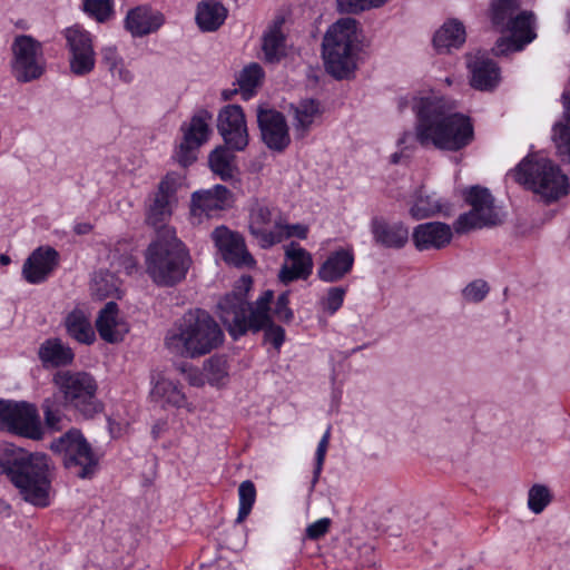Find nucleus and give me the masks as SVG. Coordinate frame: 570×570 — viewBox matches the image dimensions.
<instances>
[{
    "instance_id": "nucleus-1",
    "label": "nucleus",
    "mask_w": 570,
    "mask_h": 570,
    "mask_svg": "<svg viewBox=\"0 0 570 570\" xmlns=\"http://www.w3.org/2000/svg\"><path fill=\"white\" fill-rule=\"evenodd\" d=\"M412 109L416 116L415 132H404L399 145L415 139L422 147L459 151L472 142L474 129L470 117L452 111L442 97H413Z\"/></svg>"
},
{
    "instance_id": "nucleus-2",
    "label": "nucleus",
    "mask_w": 570,
    "mask_h": 570,
    "mask_svg": "<svg viewBox=\"0 0 570 570\" xmlns=\"http://www.w3.org/2000/svg\"><path fill=\"white\" fill-rule=\"evenodd\" d=\"M0 466L24 501L41 508L49 505L55 468L47 454L7 448Z\"/></svg>"
},
{
    "instance_id": "nucleus-3",
    "label": "nucleus",
    "mask_w": 570,
    "mask_h": 570,
    "mask_svg": "<svg viewBox=\"0 0 570 570\" xmlns=\"http://www.w3.org/2000/svg\"><path fill=\"white\" fill-rule=\"evenodd\" d=\"M273 297L272 291H265L257 298L255 305L250 306L245 293L227 294L218 303L219 317L235 340L248 331L264 330L265 338L278 348L284 342L285 332L272 322L269 305Z\"/></svg>"
},
{
    "instance_id": "nucleus-4",
    "label": "nucleus",
    "mask_w": 570,
    "mask_h": 570,
    "mask_svg": "<svg viewBox=\"0 0 570 570\" xmlns=\"http://www.w3.org/2000/svg\"><path fill=\"white\" fill-rule=\"evenodd\" d=\"M224 342L218 323L204 309L186 312L167 331L165 346L174 355L197 358L209 354Z\"/></svg>"
},
{
    "instance_id": "nucleus-5",
    "label": "nucleus",
    "mask_w": 570,
    "mask_h": 570,
    "mask_svg": "<svg viewBox=\"0 0 570 570\" xmlns=\"http://www.w3.org/2000/svg\"><path fill=\"white\" fill-rule=\"evenodd\" d=\"M190 266V256L170 226L161 228L146 252V271L161 286L181 282Z\"/></svg>"
},
{
    "instance_id": "nucleus-6",
    "label": "nucleus",
    "mask_w": 570,
    "mask_h": 570,
    "mask_svg": "<svg viewBox=\"0 0 570 570\" xmlns=\"http://www.w3.org/2000/svg\"><path fill=\"white\" fill-rule=\"evenodd\" d=\"M492 27L509 37H501L493 47L497 56L517 52L537 38L535 17L521 10L517 0H492L490 7Z\"/></svg>"
},
{
    "instance_id": "nucleus-7",
    "label": "nucleus",
    "mask_w": 570,
    "mask_h": 570,
    "mask_svg": "<svg viewBox=\"0 0 570 570\" xmlns=\"http://www.w3.org/2000/svg\"><path fill=\"white\" fill-rule=\"evenodd\" d=\"M322 48L326 71L336 79L348 78L356 69L357 21L353 18L338 19L327 29Z\"/></svg>"
},
{
    "instance_id": "nucleus-8",
    "label": "nucleus",
    "mask_w": 570,
    "mask_h": 570,
    "mask_svg": "<svg viewBox=\"0 0 570 570\" xmlns=\"http://www.w3.org/2000/svg\"><path fill=\"white\" fill-rule=\"evenodd\" d=\"M508 178L527 186L548 202L567 195L569 190L568 177L550 159L543 157L524 158L508 173Z\"/></svg>"
},
{
    "instance_id": "nucleus-9",
    "label": "nucleus",
    "mask_w": 570,
    "mask_h": 570,
    "mask_svg": "<svg viewBox=\"0 0 570 570\" xmlns=\"http://www.w3.org/2000/svg\"><path fill=\"white\" fill-rule=\"evenodd\" d=\"M56 396L65 406L75 410L85 419H91L102 411V403L97 397L98 384L95 377L82 371H58L52 377Z\"/></svg>"
},
{
    "instance_id": "nucleus-10",
    "label": "nucleus",
    "mask_w": 570,
    "mask_h": 570,
    "mask_svg": "<svg viewBox=\"0 0 570 570\" xmlns=\"http://www.w3.org/2000/svg\"><path fill=\"white\" fill-rule=\"evenodd\" d=\"M50 449L62 455L63 465L81 479H90L98 466V458L81 432L71 429L53 440Z\"/></svg>"
},
{
    "instance_id": "nucleus-11",
    "label": "nucleus",
    "mask_w": 570,
    "mask_h": 570,
    "mask_svg": "<svg viewBox=\"0 0 570 570\" xmlns=\"http://www.w3.org/2000/svg\"><path fill=\"white\" fill-rule=\"evenodd\" d=\"M465 200L471 206V210L461 214L454 222L453 228L458 234L495 226L502 222V217L494 206V199L487 188L471 187L465 193Z\"/></svg>"
},
{
    "instance_id": "nucleus-12",
    "label": "nucleus",
    "mask_w": 570,
    "mask_h": 570,
    "mask_svg": "<svg viewBox=\"0 0 570 570\" xmlns=\"http://www.w3.org/2000/svg\"><path fill=\"white\" fill-rule=\"evenodd\" d=\"M12 75L19 82H30L40 78L46 70V59L41 42L28 35H19L11 45Z\"/></svg>"
},
{
    "instance_id": "nucleus-13",
    "label": "nucleus",
    "mask_w": 570,
    "mask_h": 570,
    "mask_svg": "<svg viewBox=\"0 0 570 570\" xmlns=\"http://www.w3.org/2000/svg\"><path fill=\"white\" fill-rule=\"evenodd\" d=\"M68 51L70 72L77 77L89 75L96 66L94 36L81 24L75 23L62 30Z\"/></svg>"
},
{
    "instance_id": "nucleus-14",
    "label": "nucleus",
    "mask_w": 570,
    "mask_h": 570,
    "mask_svg": "<svg viewBox=\"0 0 570 570\" xmlns=\"http://www.w3.org/2000/svg\"><path fill=\"white\" fill-rule=\"evenodd\" d=\"M0 428L32 440L43 436L37 409L26 402L1 403Z\"/></svg>"
},
{
    "instance_id": "nucleus-15",
    "label": "nucleus",
    "mask_w": 570,
    "mask_h": 570,
    "mask_svg": "<svg viewBox=\"0 0 570 570\" xmlns=\"http://www.w3.org/2000/svg\"><path fill=\"white\" fill-rule=\"evenodd\" d=\"M210 121L212 115L200 110L188 122L181 125L183 138L175 153L181 166L187 167L197 159L198 149L207 142L212 134Z\"/></svg>"
},
{
    "instance_id": "nucleus-16",
    "label": "nucleus",
    "mask_w": 570,
    "mask_h": 570,
    "mask_svg": "<svg viewBox=\"0 0 570 570\" xmlns=\"http://www.w3.org/2000/svg\"><path fill=\"white\" fill-rule=\"evenodd\" d=\"M184 183V176L178 173H168L158 185L151 204L147 210L146 222L158 233L173 214L176 204V191Z\"/></svg>"
},
{
    "instance_id": "nucleus-17",
    "label": "nucleus",
    "mask_w": 570,
    "mask_h": 570,
    "mask_svg": "<svg viewBox=\"0 0 570 570\" xmlns=\"http://www.w3.org/2000/svg\"><path fill=\"white\" fill-rule=\"evenodd\" d=\"M232 205V193L223 186L216 185L209 189L197 190L190 198V217L194 224H202L217 212Z\"/></svg>"
},
{
    "instance_id": "nucleus-18",
    "label": "nucleus",
    "mask_w": 570,
    "mask_h": 570,
    "mask_svg": "<svg viewBox=\"0 0 570 570\" xmlns=\"http://www.w3.org/2000/svg\"><path fill=\"white\" fill-rule=\"evenodd\" d=\"M217 128L226 145L233 150H244L248 131L244 111L238 105L225 106L218 114Z\"/></svg>"
},
{
    "instance_id": "nucleus-19",
    "label": "nucleus",
    "mask_w": 570,
    "mask_h": 570,
    "mask_svg": "<svg viewBox=\"0 0 570 570\" xmlns=\"http://www.w3.org/2000/svg\"><path fill=\"white\" fill-rule=\"evenodd\" d=\"M212 238L226 263L237 267H250L255 264L240 234L219 226L212 233Z\"/></svg>"
},
{
    "instance_id": "nucleus-20",
    "label": "nucleus",
    "mask_w": 570,
    "mask_h": 570,
    "mask_svg": "<svg viewBox=\"0 0 570 570\" xmlns=\"http://www.w3.org/2000/svg\"><path fill=\"white\" fill-rule=\"evenodd\" d=\"M282 216L274 208L261 203H256L249 213V233L259 247L268 249L275 246L276 224Z\"/></svg>"
},
{
    "instance_id": "nucleus-21",
    "label": "nucleus",
    "mask_w": 570,
    "mask_h": 570,
    "mask_svg": "<svg viewBox=\"0 0 570 570\" xmlns=\"http://www.w3.org/2000/svg\"><path fill=\"white\" fill-rule=\"evenodd\" d=\"M257 121L263 141L274 150L285 149L291 139L284 116L274 109H258Z\"/></svg>"
},
{
    "instance_id": "nucleus-22",
    "label": "nucleus",
    "mask_w": 570,
    "mask_h": 570,
    "mask_svg": "<svg viewBox=\"0 0 570 570\" xmlns=\"http://www.w3.org/2000/svg\"><path fill=\"white\" fill-rule=\"evenodd\" d=\"M313 265L311 253L298 244L291 243L285 248L284 264L279 269L278 278L284 284L296 279H307L312 275Z\"/></svg>"
},
{
    "instance_id": "nucleus-23",
    "label": "nucleus",
    "mask_w": 570,
    "mask_h": 570,
    "mask_svg": "<svg viewBox=\"0 0 570 570\" xmlns=\"http://www.w3.org/2000/svg\"><path fill=\"white\" fill-rule=\"evenodd\" d=\"M96 328L107 343H119L129 332V324L115 302H108L98 313Z\"/></svg>"
},
{
    "instance_id": "nucleus-24",
    "label": "nucleus",
    "mask_w": 570,
    "mask_h": 570,
    "mask_svg": "<svg viewBox=\"0 0 570 570\" xmlns=\"http://www.w3.org/2000/svg\"><path fill=\"white\" fill-rule=\"evenodd\" d=\"M468 68L471 73L470 83L478 90H491L500 81V70L497 63L485 53L478 51L468 55Z\"/></svg>"
},
{
    "instance_id": "nucleus-25",
    "label": "nucleus",
    "mask_w": 570,
    "mask_h": 570,
    "mask_svg": "<svg viewBox=\"0 0 570 570\" xmlns=\"http://www.w3.org/2000/svg\"><path fill=\"white\" fill-rule=\"evenodd\" d=\"M452 228L441 222H430L417 225L412 233V240L416 249H441L452 240Z\"/></svg>"
},
{
    "instance_id": "nucleus-26",
    "label": "nucleus",
    "mask_w": 570,
    "mask_h": 570,
    "mask_svg": "<svg viewBox=\"0 0 570 570\" xmlns=\"http://www.w3.org/2000/svg\"><path fill=\"white\" fill-rule=\"evenodd\" d=\"M58 264V253L51 247L36 249L23 263L22 275L30 284L47 279Z\"/></svg>"
},
{
    "instance_id": "nucleus-27",
    "label": "nucleus",
    "mask_w": 570,
    "mask_h": 570,
    "mask_svg": "<svg viewBox=\"0 0 570 570\" xmlns=\"http://www.w3.org/2000/svg\"><path fill=\"white\" fill-rule=\"evenodd\" d=\"M163 23V14L145 6L129 10L125 18V28L132 37H142L155 32Z\"/></svg>"
},
{
    "instance_id": "nucleus-28",
    "label": "nucleus",
    "mask_w": 570,
    "mask_h": 570,
    "mask_svg": "<svg viewBox=\"0 0 570 570\" xmlns=\"http://www.w3.org/2000/svg\"><path fill=\"white\" fill-rule=\"evenodd\" d=\"M352 249L340 248L331 253L317 269V276L325 283H335L345 277L353 267Z\"/></svg>"
},
{
    "instance_id": "nucleus-29",
    "label": "nucleus",
    "mask_w": 570,
    "mask_h": 570,
    "mask_svg": "<svg viewBox=\"0 0 570 570\" xmlns=\"http://www.w3.org/2000/svg\"><path fill=\"white\" fill-rule=\"evenodd\" d=\"M293 129L297 138H304L311 128L322 118L321 104L314 99L301 100L292 107Z\"/></svg>"
},
{
    "instance_id": "nucleus-30",
    "label": "nucleus",
    "mask_w": 570,
    "mask_h": 570,
    "mask_svg": "<svg viewBox=\"0 0 570 570\" xmlns=\"http://www.w3.org/2000/svg\"><path fill=\"white\" fill-rule=\"evenodd\" d=\"M466 33L463 23L449 19L434 33L433 46L439 53H449L465 42Z\"/></svg>"
},
{
    "instance_id": "nucleus-31",
    "label": "nucleus",
    "mask_w": 570,
    "mask_h": 570,
    "mask_svg": "<svg viewBox=\"0 0 570 570\" xmlns=\"http://www.w3.org/2000/svg\"><path fill=\"white\" fill-rule=\"evenodd\" d=\"M374 240L390 248H401L409 240V229L402 223L387 224L382 219H373L371 224Z\"/></svg>"
},
{
    "instance_id": "nucleus-32",
    "label": "nucleus",
    "mask_w": 570,
    "mask_h": 570,
    "mask_svg": "<svg viewBox=\"0 0 570 570\" xmlns=\"http://www.w3.org/2000/svg\"><path fill=\"white\" fill-rule=\"evenodd\" d=\"M65 327L68 335L81 344L90 345L96 341L90 316L83 309L75 308L68 313L65 318Z\"/></svg>"
},
{
    "instance_id": "nucleus-33",
    "label": "nucleus",
    "mask_w": 570,
    "mask_h": 570,
    "mask_svg": "<svg viewBox=\"0 0 570 570\" xmlns=\"http://www.w3.org/2000/svg\"><path fill=\"white\" fill-rule=\"evenodd\" d=\"M227 9L217 0H203L197 4L196 22L200 30L216 31L227 18Z\"/></svg>"
},
{
    "instance_id": "nucleus-34",
    "label": "nucleus",
    "mask_w": 570,
    "mask_h": 570,
    "mask_svg": "<svg viewBox=\"0 0 570 570\" xmlns=\"http://www.w3.org/2000/svg\"><path fill=\"white\" fill-rule=\"evenodd\" d=\"M563 118L553 126L552 140L562 163H570V92L563 95Z\"/></svg>"
},
{
    "instance_id": "nucleus-35",
    "label": "nucleus",
    "mask_w": 570,
    "mask_h": 570,
    "mask_svg": "<svg viewBox=\"0 0 570 570\" xmlns=\"http://www.w3.org/2000/svg\"><path fill=\"white\" fill-rule=\"evenodd\" d=\"M38 356L45 366H62L70 364L75 354L61 340L49 338L40 345Z\"/></svg>"
},
{
    "instance_id": "nucleus-36",
    "label": "nucleus",
    "mask_w": 570,
    "mask_h": 570,
    "mask_svg": "<svg viewBox=\"0 0 570 570\" xmlns=\"http://www.w3.org/2000/svg\"><path fill=\"white\" fill-rule=\"evenodd\" d=\"M449 209L450 207L436 198L435 194L424 196L422 191H420L410 208V215L412 218L420 220L439 213L449 212Z\"/></svg>"
},
{
    "instance_id": "nucleus-37",
    "label": "nucleus",
    "mask_w": 570,
    "mask_h": 570,
    "mask_svg": "<svg viewBox=\"0 0 570 570\" xmlns=\"http://www.w3.org/2000/svg\"><path fill=\"white\" fill-rule=\"evenodd\" d=\"M67 407L63 405L62 400L55 394L51 397H47L42 403L46 428L53 432L61 431L68 423V419L63 413V409Z\"/></svg>"
},
{
    "instance_id": "nucleus-38",
    "label": "nucleus",
    "mask_w": 570,
    "mask_h": 570,
    "mask_svg": "<svg viewBox=\"0 0 570 570\" xmlns=\"http://www.w3.org/2000/svg\"><path fill=\"white\" fill-rule=\"evenodd\" d=\"M262 50L267 62H277L285 55V37L281 26H274L263 36Z\"/></svg>"
},
{
    "instance_id": "nucleus-39",
    "label": "nucleus",
    "mask_w": 570,
    "mask_h": 570,
    "mask_svg": "<svg viewBox=\"0 0 570 570\" xmlns=\"http://www.w3.org/2000/svg\"><path fill=\"white\" fill-rule=\"evenodd\" d=\"M101 61L111 75L121 81L130 82L134 79V75L125 67L115 46H106L101 49Z\"/></svg>"
},
{
    "instance_id": "nucleus-40",
    "label": "nucleus",
    "mask_w": 570,
    "mask_h": 570,
    "mask_svg": "<svg viewBox=\"0 0 570 570\" xmlns=\"http://www.w3.org/2000/svg\"><path fill=\"white\" fill-rule=\"evenodd\" d=\"M263 78L264 71L258 63L253 62L246 66L237 79L242 96L245 99L250 98L254 95L256 88L261 86Z\"/></svg>"
},
{
    "instance_id": "nucleus-41",
    "label": "nucleus",
    "mask_w": 570,
    "mask_h": 570,
    "mask_svg": "<svg viewBox=\"0 0 570 570\" xmlns=\"http://www.w3.org/2000/svg\"><path fill=\"white\" fill-rule=\"evenodd\" d=\"M233 159L234 156L227 148L217 147L210 153L208 163L210 169L223 180H226L233 176Z\"/></svg>"
},
{
    "instance_id": "nucleus-42",
    "label": "nucleus",
    "mask_w": 570,
    "mask_h": 570,
    "mask_svg": "<svg viewBox=\"0 0 570 570\" xmlns=\"http://www.w3.org/2000/svg\"><path fill=\"white\" fill-rule=\"evenodd\" d=\"M153 392L155 396L160 397L165 403L174 406H181L185 402V394L180 391L178 385L165 377L157 381Z\"/></svg>"
},
{
    "instance_id": "nucleus-43",
    "label": "nucleus",
    "mask_w": 570,
    "mask_h": 570,
    "mask_svg": "<svg viewBox=\"0 0 570 570\" xmlns=\"http://www.w3.org/2000/svg\"><path fill=\"white\" fill-rule=\"evenodd\" d=\"M91 289L99 298L119 297V281L110 273H98L92 278Z\"/></svg>"
},
{
    "instance_id": "nucleus-44",
    "label": "nucleus",
    "mask_w": 570,
    "mask_h": 570,
    "mask_svg": "<svg viewBox=\"0 0 570 570\" xmlns=\"http://www.w3.org/2000/svg\"><path fill=\"white\" fill-rule=\"evenodd\" d=\"M81 9L97 22L104 23L114 14L112 0H82Z\"/></svg>"
},
{
    "instance_id": "nucleus-45",
    "label": "nucleus",
    "mask_w": 570,
    "mask_h": 570,
    "mask_svg": "<svg viewBox=\"0 0 570 570\" xmlns=\"http://www.w3.org/2000/svg\"><path fill=\"white\" fill-rule=\"evenodd\" d=\"M239 508L236 522L242 523L250 513L256 500V489L252 481L246 480L238 488Z\"/></svg>"
},
{
    "instance_id": "nucleus-46",
    "label": "nucleus",
    "mask_w": 570,
    "mask_h": 570,
    "mask_svg": "<svg viewBox=\"0 0 570 570\" xmlns=\"http://www.w3.org/2000/svg\"><path fill=\"white\" fill-rule=\"evenodd\" d=\"M551 500L552 495L547 485L534 484L528 492V508L535 514L541 513Z\"/></svg>"
},
{
    "instance_id": "nucleus-47",
    "label": "nucleus",
    "mask_w": 570,
    "mask_h": 570,
    "mask_svg": "<svg viewBox=\"0 0 570 570\" xmlns=\"http://www.w3.org/2000/svg\"><path fill=\"white\" fill-rule=\"evenodd\" d=\"M308 234V227L304 224H287L285 219L282 217L279 223L276 224L275 237L278 239L275 240V245L282 243L288 238H299L305 239Z\"/></svg>"
},
{
    "instance_id": "nucleus-48",
    "label": "nucleus",
    "mask_w": 570,
    "mask_h": 570,
    "mask_svg": "<svg viewBox=\"0 0 570 570\" xmlns=\"http://www.w3.org/2000/svg\"><path fill=\"white\" fill-rule=\"evenodd\" d=\"M204 373L210 385H219L227 377L226 361L222 358H210L204 365Z\"/></svg>"
},
{
    "instance_id": "nucleus-49",
    "label": "nucleus",
    "mask_w": 570,
    "mask_h": 570,
    "mask_svg": "<svg viewBox=\"0 0 570 570\" xmlns=\"http://www.w3.org/2000/svg\"><path fill=\"white\" fill-rule=\"evenodd\" d=\"M389 0H337V8L342 12L358 13L372 8H379Z\"/></svg>"
},
{
    "instance_id": "nucleus-50",
    "label": "nucleus",
    "mask_w": 570,
    "mask_h": 570,
    "mask_svg": "<svg viewBox=\"0 0 570 570\" xmlns=\"http://www.w3.org/2000/svg\"><path fill=\"white\" fill-rule=\"evenodd\" d=\"M345 294L346 291L343 287H331L320 302L322 309L333 315L343 305Z\"/></svg>"
},
{
    "instance_id": "nucleus-51",
    "label": "nucleus",
    "mask_w": 570,
    "mask_h": 570,
    "mask_svg": "<svg viewBox=\"0 0 570 570\" xmlns=\"http://www.w3.org/2000/svg\"><path fill=\"white\" fill-rule=\"evenodd\" d=\"M331 439V428L328 426L325 433L323 434L321 441L318 442L316 453H315V469H314V475L312 480V488L315 487L316 482L318 481V478L321 475L323 464L325 461V455L328 449Z\"/></svg>"
},
{
    "instance_id": "nucleus-52",
    "label": "nucleus",
    "mask_w": 570,
    "mask_h": 570,
    "mask_svg": "<svg viewBox=\"0 0 570 570\" xmlns=\"http://www.w3.org/2000/svg\"><path fill=\"white\" fill-rule=\"evenodd\" d=\"M489 292V287L485 282L478 279L468 284L462 291L463 297L469 302L482 301Z\"/></svg>"
},
{
    "instance_id": "nucleus-53",
    "label": "nucleus",
    "mask_w": 570,
    "mask_h": 570,
    "mask_svg": "<svg viewBox=\"0 0 570 570\" xmlns=\"http://www.w3.org/2000/svg\"><path fill=\"white\" fill-rule=\"evenodd\" d=\"M289 292L282 293L276 301L274 315L283 322H291L294 317L293 311L289 308Z\"/></svg>"
},
{
    "instance_id": "nucleus-54",
    "label": "nucleus",
    "mask_w": 570,
    "mask_h": 570,
    "mask_svg": "<svg viewBox=\"0 0 570 570\" xmlns=\"http://www.w3.org/2000/svg\"><path fill=\"white\" fill-rule=\"evenodd\" d=\"M331 524L332 520L330 518L318 519L306 528L305 535L309 540H317L328 532Z\"/></svg>"
},
{
    "instance_id": "nucleus-55",
    "label": "nucleus",
    "mask_w": 570,
    "mask_h": 570,
    "mask_svg": "<svg viewBox=\"0 0 570 570\" xmlns=\"http://www.w3.org/2000/svg\"><path fill=\"white\" fill-rule=\"evenodd\" d=\"M119 265L124 267L127 274H131L137 267V261L131 255H126L120 258Z\"/></svg>"
},
{
    "instance_id": "nucleus-56",
    "label": "nucleus",
    "mask_w": 570,
    "mask_h": 570,
    "mask_svg": "<svg viewBox=\"0 0 570 570\" xmlns=\"http://www.w3.org/2000/svg\"><path fill=\"white\" fill-rule=\"evenodd\" d=\"M92 226L89 223H78L75 225L73 230L78 235H86L91 230Z\"/></svg>"
},
{
    "instance_id": "nucleus-57",
    "label": "nucleus",
    "mask_w": 570,
    "mask_h": 570,
    "mask_svg": "<svg viewBox=\"0 0 570 570\" xmlns=\"http://www.w3.org/2000/svg\"><path fill=\"white\" fill-rule=\"evenodd\" d=\"M410 104V100L407 98H400L399 99V108L400 110H403L404 108H406Z\"/></svg>"
},
{
    "instance_id": "nucleus-58",
    "label": "nucleus",
    "mask_w": 570,
    "mask_h": 570,
    "mask_svg": "<svg viewBox=\"0 0 570 570\" xmlns=\"http://www.w3.org/2000/svg\"><path fill=\"white\" fill-rule=\"evenodd\" d=\"M10 263V257L6 254L0 255V264L1 265H8Z\"/></svg>"
},
{
    "instance_id": "nucleus-59",
    "label": "nucleus",
    "mask_w": 570,
    "mask_h": 570,
    "mask_svg": "<svg viewBox=\"0 0 570 570\" xmlns=\"http://www.w3.org/2000/svg\"><path fill=\"white\" fill-rule=\"evenodd\" d=\"M242 282L244 283V285L246 287V291H247L249 288V286H250V283H252L250 278L249 277H243Z\"/></svg>"
},
{
    "instance_id": "nucleus-60",
    "label": "nucleus",
    "mask_w": 570,
    "mask_h": 570,
    "mask_svg": "<svg viewBox=\"0 0 570 570\" xmlns=\"http://www.w3.org/2000/svg\"><path fill=\"white\" fill-rule=\"evenodd\" d=\"M190 382H191V384H194V385H199V384H200V383H199V382H197L196 380H193V381H190Z\"/></svg>"
},
{
    "instance_id": "nucleus-61",
    "label": "nucleus",
    "mask_w": 570,
    "mask_h": 570,
    "mask_svg": "<svg viewBox=\"0 0 570 570\" xmlns=\"http://www.w3.org/2000/svg\"><path fill=\"white\" fill-rule=\"evenodd\" d=\"M393 161L396 163L397 161V155H393Z\"/></svg>"
},
{
    "instance_id": "nucleus-62",
    "label": "nucleus",
    "mask_w": 570,
    "mask_h": 570,
    "mask_svg": "<svg viewBox=\"0 0 570 570\" xmlns=\"http://www.w3.org/2000/svg\"><path fill=\"white\" fill-rule=\"evenodd\" d=\"M567 17H568V21L570 23V11L568 12Z\"/></svg>"
}]
</instances>
